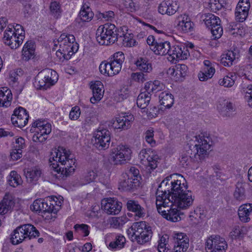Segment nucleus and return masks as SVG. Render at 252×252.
<instances>
[{
	"instance_id": "1",
	"label": "nucleus",
	"mask_w": 252,
	"mask_h": 252,
	"mask_svg": "<svg viewBox=\"0 0 252 252\" xmlns=\"http://www.w3.org/2000/svg\"><path fill=\"white\" fill-rule=\"evenodd\" d=\"M194 145L190 146L180 159L183 167L188 166L191 161L202 162L212 150L213 141L207 134L201 133L194 136Z\"/></svg>"
},
{
	"instance_id": "2",
	"label": "nucleus",
	"mask_w": 252,
	"mask_h": 252,
	"mask_svg": "<svg viewBox=\"0 0 252 252\" xmlns=\"http://www.w3.org/2000/svg\"><path fill=\"white\" fill-rule=\"evenodd\" d=\"M173 185L171 184L172 188V195L171 205L181 209H187L193 204L194 196L192 192L188 189L186 181L183 176L179 174H173Z\"/></svg>"
},
{
	"instance_id": "3",
	"label": "nucleus",
	"mask_w": 252,
	"mask_h": 252,
	"mask_svg": "<svg viewBox=\"0 0 252 252\" xmlns=\"http://www.w3.org/2000/svg\"><path fill=\"white\" fill-rule=\"evenodd\" d=\"M61 151L58 150L56 156L52 153L49 161L50 166L59 176L57 178L64 180L66 177L72 175L76 167V159L69 151L61 148Z\"/></svg>"
},
{
	"instance_id": "4",
	"label": "nucleus",
	"mask_w": 252,
	"mask_h": 252,
	"mask_svg": "<svg viewBox=\"0 0 252 252\" xmlns=\"http://www.w3.org/2000/svg\"><path fill=\"white\" fill-rule=\"evenodd\" d=\"M122 29L117 30L115 25L106 23L99 26L96 32V39L101 45H109L117 41L119 37H122L120 33Z\"/></svg>"
},
{
	"instance_id": "5",
	"label": "nucleus",
	"mask_w": 252,
	"mask_h": 252,
	"mask_svg": "<svg viewBox=\"0 0 252 252\" xmlns=\"http://www.w3.org/2000/svg\"><path fill=\"white\" fill-rule=\"evenodd\" d=\"M173 174L166 177L162 181L158 186L156 192V206H168L169 204H171V199L172 195V188L173 186Z\"/></svg>"
},
{
	"instance_id": "6",
	"label": "nucleus",
	"mask_w": 252,
	"mask_h": 252,
	"mask_svg": "<svg viewBox=\"0 0 252 252\" xmlns=\"http://www.w3.org/2000/svg\"><path fill=\"white\" fill-rule=\"evenodd\" d=\"M130 228L132 231L131 240L133 242H136L138 244L142 245L148 242L152 238V228L147 225L146 221L134 222Z\"/></svg>"
},
{
	"instance_id": "7",
	"label": "nucleus",
	"mask_w": 252,
	"mask_h": 252,
	"mask_svg": "<svg viewBox=\"0 0 252 252\" xmlns=\"http://www.w3.org/2000/svg\"><path fill=\"white\" fill-rule=\"evenodd\" d=\"M11 242L17 245L26 239L31 240L39 236V232L31 224H26L17 227L11 235Z\"/></svg>"
},
{
	"instance_id": "8",
	"label": "nucleus",
	"mask_w": 252,
	"mask_h": 252,
	"mask_svg": "<svg viewBox=\"0 0 252 252\" xmlns=\"http://www.w3.org/2000/svg\"><path fill=\"white\" fill-rule=\"evenodd\" d=\"M131 153V149L127 146L119 145L111 150L109 159L114 165L124 164L130 159Z\"/></svg>"
},
{
	"instance_id": "9",
	"label": "nucleus",
	"mask_w": 252,
	"mask_h": 252,
	"mask_svg": "<svg viewBox=\"0 0 252 252\" xmlns=\"http://www.w3.org/2000/svg\"><path fill=\"white\" fill-rule=\"evenodd\" d=\"M110 132L105 128H99L94 134L92 142L99 150H105L109 148L110 142Z\"/></svg>"
},
{
	"instance_id": "10",
	"label": "nucleus",
	"mask_w": 252,
	"mask_h": 252,
	"mask_svg": "<svg viewBox=\"0 0 252 252\" xmlns=\"http://www.w3.org/2000/svg\"><path fill=\"white\" fill-rule=\"evenodd\" d=\"M139 158L141 163L150 169L153 170L157 167L159 157L151 149H142L139 154Z\"/></svg>"
},
{
	"instance_id": "11",
	"label": "nucleus",
	"mask_w": 252,
	"mask_h": 252,
	"mask_svg": "<svg viewBox=\"0 0 252 252\" xmlns=\"http://www.w3.org/2000/svg\"><path fill=\"white\" fill-rule=\"evenodd\" d=\"M24 35L19 34V36L14 34V32L12 28H8L4 33L3 41L5 44L12 49H16L23 41Z\"/></svg>"
},
{
	"instance_id": "12",
	"label": "nucleus",
	"mask_w": 252,
	"mask_h": 252,
	"mask_svg": "<svg viewBox=\"0 0 252 252\" xmlns=\"http://www.w3.org/2000/svg\"><path fill=\"white\" fill-rule=\"evenodd\" d=\"M29 117L27 110L22 107H19L15 109L11 120L15 126L22 128L28 123Z\"/></svg>"
},
{
	"instance_id": "13",
	"label": "nucleus",
	"mask_w": 252,
	"mask_h": 252,
	"mask_svg": "<svg viewBox=\"0 0 252 252\" xmlns=\"http://www.w3.org/2000/svg\"><path fill=\"white\" fill-rule=\"evenodd\" d=\"M134 119L131 114L122 113L116 118L112 126L115 129H127L131 126Z\"/></svg>"
},
{
	"instance_id": "14",
	"label": "nucleus",
	"mask_w": 252,
	"mask_h": 252,
	"mask_svg": "<svg viewBox=\"0 0 252 252\" xmlns=\"http://www.w3.org/2000/svg\"><path fill=\"white\" fill-rule=\"evenodd\" d=\"M101 204L104 211L111 215L118 214L122 208V203L114 198H107L102 202Z\"/></svg>"
},
{
	"instance_id": "15",
	"label": "nucleus",
	"mask_w": 252,
	"mask_h": 252,
	"mask_svg": "<svg viewBox=\"0 0 252 252\" xmlns=\"http://www.w3.org/2000/svg\"><path fill=\"white\" fill-rule=\"evenodd\" d=\"M168 55L176 60H185L189 56L187 47L182 45L170 46Z\"/></svg>"
},
{
	"instance_id": "16",
	"label": "nucleus",
	"mask_w": 252,
	"mask_h": 252,
	"mask_svg": "<svg viewBox=\"0 0 252 252\" xmlns=\"http://www.w3.org/2000/svg\"><path fill=\"white\" fill-rule=\"evenodd\" d=\"M90 88L93 93V96L90 98L91 102L94 104L99 102L102 98L104 92L102 83L99 81L92 82Z\"/></svg>"
},
{
	"instance_id": "17",
	"label": "nucleus",
	"mask_w": 252,
	"mask_h": 252,
	"mask_svg": "<svg viewBox=\"0 0 252 252\" xmlns=\"http://www.w3.org/2000/svg\"><path fill=\"white\" fill-rule=\"evenodd\" d=\"M177 20L178 24L176 27L178 30L185 33L192 31L194 24L188 16L181 15L178 16Z\"/></svg>"
},
{
	"instance_id": "18",
	"label": "nucleus",
	"mask_w": 252,
	"mask_h": 252,
	"mask_svg": "<svg viewBox=\"0 0 252 252\" xmlns=\"http://www.w3.org/2000/svg\"><path fill=\"white\" fill-rule=\"evenodd\" d=\"M124 179L120 183V188L124 191H131L136 189L140 185L139 179L137 178H130L124 175Z\"/></svg>"
},
{
	"instance_id": "19",
	"label": "nucleus",
	"mask_w": 252,
	"mask_h": 252,
	"mask_svg": "<svg viewBox=\"0 0 252 252\" xmlns=\"http://www.w3.org/2000/svg\"><path fill=\"white\" fill-rule=\"evenodd\" d=\"M217 105V109L220 114L223 117H230L232 116V113L234 111L233 104L225 99H220Z\"/></svg>"
},
{
	"instance_id": "20",
	"label": "nucleus",
	"mask_w": 252,
	"mask_h": 252,
	"mask_svg": "<svg viewBox=\"0 0 252 252\" xmlns=\"http://www.w3.org/2000/svg\"><path fill=\"white\" fill-rule=\"evenodd\" d=\"M14 204L13 196L9 193H6L2 200L0 202V214H6L12 209Z\"/></svg>"
},
{
	"instance_id": "21",
	"label": "nucleus",
	"mask_w": 252,
	"mask_h": 252,
	"mask_svg": "<svg viewBox=\"0 0 252 252\" xmlns=\"http://www.w3.org/2000/svg\"><path fill=\"white\" fill-rule=\"evenodd\" d=\"M127 209L133 212L135 217L139 218H143L145 215V210L138 202L133 200H129L126 202Z\"/></svg>"
},
{
	"instance_id": "22",
	"label": "nucleus",
	"mask_w": 252,
	"mask_h": 252,
	"mask_svg": "<svg viewBox=\"0 0 252 252\" xmlns=\"http://www.w3.org/2000/svg\"><path fill=\"white\" fill-rule=\"evenodd\" d=\"M36 134L33 136V140L35 142H42L45 141L47 137H45L51 132V125L50 124L46 123L45 125L38 129H35Z\"/></svg>"
},
{
	"instance_id": "23",
	"label": "nucleus",
	"mask_w": 252,
	"mask_h": 252,
	"mask_svg": "<svg viewBox=\"0 0 252 252\" xmlns=\"http://www.w3.org/2000/svg\"><path fill=\"white\" fill-rule=\"evenodd\" d=\"M252 213V204L247 203L241 205L238 209V216L240 220L243 222L250 220V215Z\"/></svg>"
},
{
	"instance_id": "24",
	"label": "nucleus",
	"mask_w": 252,
	"mask_h": 252,
	"mask_svg": "<svg viewBox=\"0 0 252 252\" xmlns=\"http://www.w3.org/2000/svg\"><path fill=\"white\" fill-rule=\"evenodd\" d=\"M170 44L168 41L156 42V45L153 47V51L156 54L164 56L169 54Z\"/></svg>"
},
{
	"instance_id": "25",
	"label": "nucleus",
	"mask_w": 252,
	"mask_h": 252,
	"mask_svg": "<svg viewBox=\"0 0 252 252\" xmlns=\"http://www.w3.org/2000/svg\"><path fill=\"white\" fill-rule=\"evenodd\" d=\"M24 171L27 180L30 183L36 181L41 174V170L37 167L25 169Z\"/></svg>"
},
{
	"instance_id": "26",
	"label": "nucleus",
	"mask_w": 252,
	"mask_h": 252,
	"mask_svg": "<svg viewBox=\"0 0 252 252\" xmlns=\"http://www.w3.org/2000/svg\"><path fill=\"white\" fill-rule=\"evenodd\" d=\"M42 204L43 206L42 212L54 214L57 213L58 210L55 207V205H57V203L53 197H48L46 199H43Z\"/></svg>"
},
{
	"instance_id": "27",
	"label": "nucleus",
	"mask_w": 252,
	"mask_h": 252,
	"mask_svg": "<svg viewBox=\"0 0 252 252\" xmlns=\"http://www.w3.org/2000/svg\"><path fill=\"white\" fill-rule=\"evenodd\" d=\"M12 99V94L10 90L6 87L0 89V105L8 106Z\"/></svg>"
},
{
	"instance_id": "28",
	"label": "nucleus",
	"mask_w": 252,
	"mask_h": 252,
	"mask_svg": "<svg viewBox=\"0 0 252 252\" xmlns=\"http://www.w3.org/2000/svg\"><path fill=\"white\" fill-rule=\"evenodd\" d=\"M35 45L32 41H27L22 50V58L25 61H29L34 55Z\"/></svg>"
},
{
	"instance_id": "29",
	"label": "nucleus",
	"mask_w": 252,
	"mask_h": 252,
	"mask_svg": "<svg viewBox=\"0 0 252 252\" xmlns=\"http://www.w3.org/2000/svg\"><path fill=\"white\" fill-rule=\"evenodd\" d=\"M145 89L146 91L150 93H156L165 89V85L158 80L154 82H147L145 84Z\"/></svg>"
},
{
	"instance_id": "30",
	"label": "nucleus",
	"mask_w": 252,
	"mask_h": 252,
	"mask_svg": "<svg viewBox=\"0 0 252 252\" xmlns=\"http://www.w3.org/2000/svg\"><path fill=\"white\" fill-rule=\"evenodd\" d=\"M41 75L43 77L47 84H49V88L55 84L57 82V78L55 77L56 72L52 69H46L40 72Z\"/></svg>"
},
{
	"instance_id": "31",
	"label": "nucleus",
	"mask_w": 252,
	"mask_h": 252,
	"mask_svg": "<svg viewBox=\"0 0 252 252\" xmlns=\"http://www.w3.org/2000/svg\"><path fill=\"white\" fill-rule=\"evenodd\" d=\"M159 100L160 105L167 108H171L174 103L173 95L166 92L160 93L159 95Z\"/></svg>"
},
{
	"instance_id": "32",
	"label": "nucleus",
	"mask_w": 252,
	"mask_h": 252,
	"mask_svg": "<svg viewBox=\"0 0 252 252\" xmlns=\"http://www.w3.org/2000/svg\"><path fill=\"white\" fill-rule=\"evenodd\" d=\"M237 55L233 51H228L226 53L221 56L220 63L225 66L232 65L234 60L237 58Z\"/></svg>"
},
{
	"instance_id": "33",
	"label": "nucleus",
	"mask_w": 252,
	"mask_h": 252,
	"mask_svg": "<svg viewBox=\"0 0 252 252\" xmlns=\"http://www.w3.org/2000/svg\"><path fill=\"white\" fill-rule=\"evenodd\" d=\"M168 206H170L171 208L170 210H167L168 213H166V214H163V217L173 222H176L180 220L181 217L180 216L179 211L176 208H173L175 205H171V204H169Z\"/></svg>"
},
{
	"instance_id": "34",
	"label": "nucleus",
	"mask_w": 252,
	"mask_h": 252,
	"mask_svg": "<svg viewBox=\"0 0 252 252\" xmlns=\"http://www.w3.org/2000/svg\"><path fill=\"white\" fill-rule=\"evenodd\" d=\"M74 41L69 40L68 42L63 44L59 46V50L63 52L65 54H67L69 55V58L70 59L71 56L77 52L78 47L77 48L74 46Z\"/></svg>"
},
{
	"instance_id": "35",
	"label": "nucleus",
	"mask_w": 252,
	"mask_h": 252,
	"mask_svg": "<svg viewBox=\"0 0 252 252\" xmlns=\"http://www.w3.org/2000/svg\"><path fill=\"white\" fill-rule=\"evenodd\" d=\"M137 68L141 71L147 73L152 70V66L147 59L145 58H139L135 63Z\"/></svg>"
},
{
	"instance_id": "36",
	"label": "nucleus",
	"mask_w": 252,
	"mask_h": 252,
	"mask_svg": "<svg viewBox=\"0 0 252 252\" xmlns=\"http://www.w3.org/2000/svg\"><path fill=\"white\" fill-rule=\"evenodd\" d=\"M151 100V96L146 91L140 93L137 97V106L141 109L145 108L149 104Z\"/></svg>"
},
{
	"instance_id": "37",
	"label": "nucleus",
	"mask_w": 252,
	"mask_h": 252,
	"mask_svg": "<svg viewBox=\"0 0 252 252\" xmlns=\"http://www.w3.org/2000/svg\"><path fill=\"white\" fill-rule=\"evenodd\" d=\"M93 16V13L91 11L90 8L87 6L86 9L84 8L81 10L76 21L78 23L80 21L82 22H89L91 20Z\"/></svg>"
},
{
	"instance_id": "38",
	"label": "nucleus",
	"mask_w": 252,
	"mask_h": 252,
	"mask_svg": "<svg viewBox=\"0 0 252 252\" xmlns=\"http://www.w3.org/2000/svg\"><path fill=\"white\" fill-rule=\"evenodd\" d=\"M215 73V69L213 67H205L202 71H200L198 77L200 81H206L211 79Z\"/></svg>"
},
{
	"instance_id": "39",
	"label": "nucleus",
	"mask_w": 252,
	"mask_h": 252,
	"mask_svg": "<svg viewBox=\"0 0 252 252\" xmlns=\"http://www.w3.org/2000/svg\"><path fill=\"white\" fill-rule=\"evenodd\" d=\"M236 78L237 76L235 73H230L224 76L223 79H220L219 83L224 87L230 88L233 86Z\"/></svg>"
},
{
	"instance_id": "40",
	"label": "nucleus",
	"mask_w": 252,
	"mask_h": 252,
	"mask_svg": "<svg viewBox=\"0 0 252 252\" xmlns=\"http://www.w3.org/2000/svg\"><path fill=\"white\" fill-rule=\"evenodd\" d=\"M126 242V240L125 237L123 235L119 234L116 236L113 241L109 243V248L112 250L121 249L124 247Z\"/></svg>"
},
{
	"instance_id": "41",
	"label": "nucleus",
	"mask_w": 252,
	"mask_h": 252,
	"mask_svg": "<svg viewBox=\"0 0 252 252\" xmlns=\"http://www.w3.org/2000/svg\"><path fill=\"white\" fill-rule=\"evenodd\" d=\"M188 67L184 64H178L176 66V72L175 75V81H182L184 78L187 75Z\"/></svg>"
},
{
	"instance_id": "42",
	"label": "nucleus",
	"mask_w": 252,
	"mask_h": 252,
	"mask_svg": "<svg viewBox=\"0 0 252 252\" xmlns=\"http://www.w3.org/2000/svg\"><path fill=\"white\" fill-rule=\"evenodd\" d=\"M203 17H204L203 21L209 28L220 23V18L212 13L205 14Z\"/></svg>"
},
{
	"instance_id": "43",
	"label": "nucleus",
	"mask_w": 252,
	"mask_h": 252,
	"mask_svg": "<svg viewBox=\"0 0 252 252\" xmlns=\"http://www.w3.org/2000/svg\"><path fill=\"white\" fill-rule=\"evenodd\" d=\"M128 220L126 216H122L119 217H112L110 222V225L115 228H120L128 221Z\"/></svg>"
},
{
	"instance_id": "44",
	"label": "nucleus",
	"mask_w": 252,
	"mask_h": 252,
	"mask_svg": "<svg viewBox=\"0 0 252 252\" xmlns=\"http://www.w3.org/2000/svg\"><path fill=\"white\" fill-rule=\"evenodd\" d=\"M33 85L37 89L46 90L49 88V84H47L40 72L36 77Z\"/></svg>"
},
{
	"instance_id": "45",
	"label": "nucleus",
	"mask_w": 252,
	"mask_h": 252,
	"mask_svg": "<svg viewBox=\"0 0 252 252\" xmlns=\"http://www.w3.org/2000/svg\"><path fill=\"white\" fill-rule=\"evenodd\" d=\"M218 238V243L215 248V249H213L212 251H208V252H225L227 248V244L225 241L224 239L220 237H217Z\"/></svg>"
},
{
	"instance_id": "46",
	"label": "nucleus",
	"mask_w": 252,
	"mask_h": 252,
	"mask_svg": "<svg viewBox=\"0 0 252 252\" xmlns=\"http://www.w3.org/2000/svg\"><path fill=\"white\" fill-rule=\"evenodd\" d=\"M75 41V37L72 34H65V33L62 34L61 36L58 38L57 41L54 40V46H57L58 45L59 46L62 45V43L64 44L68 42V41Z\"/></svg>"
},
{
	"instance_id": "47",
	"label": "nucleus",
	"mask_w": 252,
	"mask_h": 252,
	"mask_svg": "<svg viewBox=\"0 0 252 252\" xmlns=\"http://www.w3.org/2000/svg\"><path fill=\"white\" fill-rule=\"evenodd\" d=\"M220 236H211L209 237L205 243V250L206 252H208V251H212L213 249H215V248L217 245L218 242V238Z\"/></svg>"
},
{
	"instance_id": "48",
	"label": "nucleus",
	"mask_w": 252,
	"mask_h": 252,
	"mask_svg": "<svg viewBox=\"0 0 252 252\" xmlns=\"http://www.w3.org/2000/svg\"><path fill=\"white\" fill-rule=\"evenodd\" d=\"M247 232L246 227H240L239 226H235L231 232V236L233 239H237L243 237Z\"/></svg>"
},
{
	"instance_id": "49",
	"label": "nucleus",
	"mask_w": 252,
	"mask_h": 252,
	"mask_svg": "<svg viewBox=\"0 0 252 252\" xmlns=\"http://www.w3.org/2000/svg\"><path fill=\"white\" fill-rule=\"evenodd\" d=\"M10 176L11 178L8 181L9 184L10 186L15 188L21 184L22 179L21 177L17 174L16 171H11Z\"/></svg>"
},
{
	"instance_id": "50",
	"label": "nucleus",
	"mask_w": 252,
	"mask_h": 252,
	"mask_svg": "<svg viewBox=\"0 0 252 252\" xmlns=\"http://www.w3.org/2000/svg\"><path fill=\"white\" fill-rule=\"evenodd\" d=\"M120 35H122V37L120 38H122L123 43L125 46L132 47L135 46L136 42L135 40L133 39L130 36V34H128V36H127L126 34H125L124 31H123L122 33L121 32L120 33Z\"/></svg>"
},
{
	"instance_id": "51",
	"label": "nucleus",
	"mask_w": 252,
	"mask_h": 252,
	"mask_svg": "<svg viewBox=\"0 0 252 252\" xmlns=\"http://www.w3.org/2000/svg\"><path fill=\"white\" fill-rule=\"evenodd\" d=\"M174 240V244H178L182 245L183 243L186 242L189 247V238L186 234L183 233H175L173 236Z\"/></svg>"
},
{
	"instance_id": "52",
	"label": "nucleus",
	"mask_w": 252,
	"mask_h": 252,
	"mask_svg": "<svg viewBox=\"0 0 252 252\" xmlns=\"http://www.w3.org/2000/svg\"><path fill=\"white\" fill-rule=\"evenodd\" d=\"M214 39L220 38L222 34L223 30L220 23L209 28Z\"/></svg>"
},
{
	"instance_id": "53",
	"label": "nucleus",
	"mask_w": 252,
	"mask_h": 252,
	"mask_svg": "<svg viewBox=\"0 0 252 252\" xmlns=\"http://www.w3.org/2000/svg\"><path fill=\"white\" fill-rule=\"evenodd\" d=\"M122 66L120 64L115 63L112 60V59H110V76H113L115 75L118 74L121 71Z\"/></svg>"
},
{
	"instance_id": "54",
	"label": "nucleus",
	"mask_w": 252,
	"mask_h": 252,
	"mask_svg": "<svg viewBox=\"0 0 252 252\" xmlns=\"http://www.w3.org/2000/svg\"><path fill=\"white\" fill-rule=\"evenodd\" d=\"M99 70L101 74L110 76V59L109 61H104L101 63L99 66Z\"/></svg>"
},
{
	"instance_id": "55",
	"label": "nucleus",
	"mask_w": 252,
	"mask_h": 252,
	"mask_svg": "<svg viewBox=\"0 0 252 252\" xmlns=\"http://www.w3.org/2000/svg\"><path fill=\"white\" fill-rule=\"evenodd\" d=\"M248 13L249 11L247 10H243V9H238L237 8H236V20L240 22H244L246 19L248 15Z\"/></svg>"
},
{
	"instance_id": "56",
	"label": "nucleus",
	"mask_w": 252,
	"mask_h": 252,
	"mask_svg": "<svg viewBox=\"0 0 252 252\" xmlns=\"http://www.w3.org/2000/svg\"><path fill=\"white\" fill-rule=\"evenodd\" d=\"M75 230L78 232L84 233V236L86 237L89 235L90 231L89 226L85 224H76L74 226Z\"/></svg>"
},
{
	"instance_id": "57",
	"label": "nucleus",
	"mask_w": 252,
	"mask_h": 252,
	"mask_svg": "<svg viewBox=\"0 0 252 252\" xmlns=\"http://www.w3.org/2000/svg\"><path fill=\"white\" fill-rule=\"evenodd\" d=\"M146 141L151 146L156 145V141L154 140V130L152 129L147 130L144 133Z\"/></svg>"
},
{
	"instance_id": "58",
	"label": "nucleus",
	"mask_w": 252,
	"mask_h": 252,
	"mask_svg": "<svg viewBox=\"0 0 252 252\" xmlns=\"http://www.w3.org/2000/svg\"><path fill=\"white\" fill-rule=\"evenodd\" d=\"M50 9L51 12L54 16L58 18L61 13L59 3L57 1L51 2L50 3Z\"/></svg>"
},
{
	"instance_id": "59",
	"label": "nucleus",
	"mask_w": 252,
	"mask_h": 252,
	"mask_svg": "<svg viewBox=\"0 0 252 252\" xmlns=\"http://www.w3.org/2000/svg\"><path fill=\"white\" fill-rule=\"evenodd\" d=\"M234 196L237 200H244L245 198V189L242 187H237L234 192Z\"/></svg>"
},
{
	"instance_id": "60",
	"label": "nucleus",
	"mask_w": 252,
	"mask_h": 252,
	"mask_svg": "<svg viewBox=\"0 0 252 252\" xmlns=\"http://www.w3.org/2000/svg\"><path fill=\"white\" fill-rule=\"evenodd\" d=\"M167 7V14L172 15L176 12L179 8V5L176 0H170V4Z\"/></svg>"
},
{
	"instance_id": "61",
	"label": "nucleus",
	"mask_w": 252,
	"mask_h": 252,
	"mask_svg": "<svg viewBox=\"0 0 252 252\" xmlns=\"http://www.w3.org/2000/svg\"><path fill=\"white\" fill-rule=\"evenodd\" d=\"M81 114L80 109L79 107L76 106L72 108L69 113V118L72 120H77Z\"/></svg>"
},
{
	"instance_id": "62",
	"label": "nucleus",
	"mask_w": 252,
	"mask_h": 252,
	"mask_svg": "<svg viewBox=\"0 0 252 252\" xmlns=\"http://www.w3.org/2000/svg\"><path fill=\"white\" fill-rule=\"evenodd\" d=\"M97 175L94 171H89L84 177V180L85 181L82 183V185H85L90 183L95 179Z\"/></svg>"
},
{
	"instance_id": "63",
	"label": "nucleus",
	"mask_w": 252,
	"mask_h": 252,
	"mask_svg": "<svg viewBox=\"0 0 252 252\" xmlns=\"http://www.w3.org/2000/svg\"><path fill=\"white\" fill-rule=\"evenodd\" d=\"M43 202V199H37L35 200L32 206H31V209L33 211H38L40 212H42L43 210V206L42 203Z\"/></svg>"
},
{
	"instance_id": "64",
	"label": "nucleus",
	"mask_w": 252,
	"mask_h": 252,
	"mask_svg": "<svg viewBox=\"0 0 252 252\" xmlns=\"http://www.w3.org/2000/svg\"><path fill=\"white\" fill-rule=\"evenodd\" d=\"M244 92L247 94L249 105L252 107V85H248L246 88H244Z\"/></svg>"
}]
</instances>
